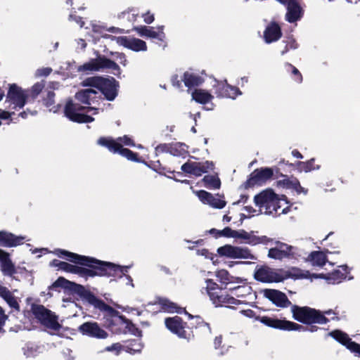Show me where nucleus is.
<instances>
[{
    "label": "nucleus",
    "mask_w": 360,
    "mask_h": 360,
    "mask_svg": "<svg viewBox=\"0 0 360 360\" xmlns=\"http://www.w3.org/2000/svg\"><path fill=\"white\" fill-rule=\"evenodd\" d=\"M54 253L74 264L80 265L82 277L87 279L95 276L122 278L124 276L132 281L130 276L127 275L129 266H120L109 262H104L92 257L78 255L63 249H56Z\"/></svg>",
    "instance_id": "nucleus-1"
},
{
    "label": "nucleus",
    "mask_w": 360,
    "mask_h": 360,
    "mask_svg": "<svg viewBox=\"0 0 360 360\" xmlns=\"http://www.w3.org/2000/svg\"><path fill=\"white\" fill-rule=\"evenodd\" d=\"M98 92L92 89H82L77 92L75 98L80 103H75L72 99H68L64 107V115L70 121L77 123H90L94 120L90 115L80 112L91 109V103L97 98Z\"/></svg>",
    "instance_id": "nucleus-2"
},
{
    "label": "nucleus",
    "mask_w": 360,
    "mask_h": 360,
    "mask_svg": "<svg viewBox=\"0 0 360 360\" xmlns=\"http://www.w3.org/2000/svg\"><path fill=\"white\" fill-rule=\"evenodd\" d=\"M254 202L259 208L261 212L266 214L279 216L281 214H287L290 207H286L281 210L280 199L272 189L268 188L257 194L254 198Z\"/></svg>",
    "instance_id": "nucleus-3"
},
{
    "label": "nucleus",
    "mask_w": 360,
    "mask_h": 360,
    "mask_svg": "<svg viewBox=\"0 0 360 360\" xmlns=\"http://www.w3.org/2000/svg\"><path fill=\"white\" fill-rule=\"evenodd\" d=\"M291 312L295 320L306 325L326 324L329 322V319L322 311L307 306L294 304L291 307Z\"/></svg>",
    "instance_id": "nucleus-4"
},
{
    "label": "nucleus",
    "mask_w": 360,
    "mask_h": 360,
    "mask_svg": "<svg viewBox=\"0 0 360 360\" xmlns=\"http://www.w3.org/2000/svg\"><path fill=\"white\" fill-rule=\"evenodd\" d=\"M206 290L210 300L216 307L233 308V305H239L243 303L240 300L219 290V285L212 279L205 281Z\"/></svg>",
    "instance_id": "nucleus-5"
},
{
    "label": "nucleus",
    "mask_w": 360,
    "mask_h": 360,
    "mask_svg": "<svg viewBox=\"0 0 360 360\" xmlns=\"http://www.w3.org/2000/svg\"><path fill=\"white\" fill-rule=\"evenodd\" d=\"M290 278H294L290 271L272 268L267 265L257 266L254 273V278L264 283H281Z\"/></svg>",
    "instance_id": "nucleus-6"
},
{
    "label": "nucleus",
    "mask_w": 360,
    "mask_h": 360,
    "mask_svg": "<svg viewBox=\"0 0 360 360\" xmlns=\"http://www.w3.org/2000/svg\"><path fill=\"white\" fill-rule=\"evenodd\" d=\"M85 296L84 302L93 307L94 309L101 312L103 317L107 320L109 326L115 325L117 320L120 321V317L123 315H120L118 311L96 297L91 291Z\"/></svg>",
    "instance_id": "nucleus-7"
},
{
    "label": "nucleus",
    "mask_w": 360,
    "mask_h": 360,
    "mask_svg": "<svg viewBox=\"0 0 360 360\" xmlns=\"http://www.w3.org/2000/svg\"><path fill=\"white\" fill-rule=\"evenodd\" d=\"M103 69H110L112 73L117 77L121 75L120 66L113 60L104 56H99L96 58L91 59L88 63L80 66L79 70L82 71H99Z\"/></svg>",
    "instance_id": "nucleus-8"
},
{
    "label": "nucleus",
    "mask_w": 360,
    "mask_h": 360,
    "mask_svg": "<svg viewBox=\"0 0 360 360\" xmlns=\"http://www.w3.org/2000/svg\"><path fill=\"white\" fill-rule=\"evenodd\" d=\"M166 328L173 334L176 335L179 338L190 340L195 337L193 330H186V328H190L188 323L183 321L182 318L179 316L173 317H167L165 319Z\"/></svg>",
    "instance_id": "nucleus-9"
},
{
    "label": "nucleus",
    "mask_w": 360,
    "mask_h": 360,
    "mask_svg": "<svg viewBox=\"0 0 360 360\" xmlns=\"http://www.w3.org/2000/svg\"><path fill=\"white\" fill-rule=\"evenodd\" d=\"M32 313L40 323L49 329L59 330L61 325L58 321V316L43 305H33Z\"/></svg>",
    "instance_id": "nucleus-10"
},
{
    "label": "nucleus",
    "mask_w": 360,
    "mask_h": 360,
    "mask_svg": "<svg viewBox=\"0 0 360 360\" xmlns=\"http://www.w3.org/2000/svg\"><path fill=\"white\" fill-rule=\"evenodd\" d=\"M274 176V170L271 167H261L255 169L243 183L245 189L255 186H262Z\"/></svg>",
    "instance_id": "nucleus-11"
},
{
    "label": "nucleus",
    "mask_w": 360,
    "mask_h": 360,
    "mask_svg": "<svg viewBox=\"0 0 360 360\" xmlns=\"http://www.w3.org/2000/svg\"><path fill=\"white\" fill-rule=\"evenodd\" d=\"M27 95L16 84H9L6 102L9 103L8 108L18 110L22 108L27 103Z\"/></svg>",
    "instance_id": "nucleus-12"
},
{
    "label": "nucleus",
    "mask_w": 360,
    "mask_h": 360,
    "mask_svg": "<svg viewBox=\"0 0 360 360\" xmlns=\"http://www.w3.org/2000/svg\"><path fill=\"white\" fill-rule=\"evenodd\" d=\"M256 319L268 327L281 330L291 331L303 328L302 325L285 319H279L275 316H257Z\"/></svg>",
    "instance_id": "nucleus-13"
},
{
    "label": "nucleus",
    "mask_w": 360,
    "mask_h": 360,
    "mask_svg": "<svg viewBox=\"0 0 360 360\" xmlns=\"http://www.w3.org/2000/svg\"><path fill=\"white\" fill-rule=\"evenodd\" d=\"M59 288L74 290L82 298V300L84 302L86 299L85 295L90 292V290L86 289L84 286L70 281L62 276L58 277V279L55 282H53L51 285L49 287V290L60 292Z\"/></svg>",
    "instance_id": "nucleus-14"
},
{
    "label": "nucleus",
    "mask_w": 360,
    "mask_h": 360,
    "mask_svg": "<svg viewBox=\"0 0 360 360\" xmlns=\"http://www.w3.org/2000/svg\"><path fill=\"white\" fill-rule=\"evenodd\" d=\"M217 252L221 257H225L231 259H252L255 258L248 248L233 246L231 245H225L224 246L219 247Z\"/></svg>",
    "instance_id": "nucleus-15"
},
{
    "label": "nucleus",
    "mask_w": 360,
    "mask_h": 360,
    "mask_svg": "<svg viewBox=\"0 0 360 360\" xmlns=\"http://www.w3.org/2000/svg\"><path fill=\"white\" fill-rule=\"evenodd\" d=\"M277 246L270 248L268 252V257L274 259L281 260L284 258L292 259L295 257L296 248L286 243L276 241Z\"/></svg>",
    "instance_id": "nucleus-16"
},
{
    "label": "nucleus",
    "mask_w": 360,
    "mask_h": 360,
    "mask_svg": "<svg viewBox=\"0 0 360 360\" xmlns=\"http://www.w3.org/2000/svg\"><path fill=\"white\" fill-rule=\"evenodd\" d=\"M329 335L354 353L355 356L360 357V344L352 341L347 333L337 329L330 332Z\"/></svg>",
    "instance_id": "nucleus-17"
},
{
    "label": "nucleus",
    "mask_w": 360,
    "mask_h": 360,
    "mask_svg": "<svg viewBox=\"0 0 360 360\" xmlns=\"http://www.w3.org/2000/svg\"><path fill=\"white\" fill-rule=\"evenodd\" d=\"M78 330L82 335L96 339H105L108 337V333L97 322H84L79 326Z\"/></svg>",
    "instance_id": "nucleus-18"
},
{
    "label": "nucleus",
    "mask_w": 360,
    "mask_h": 360,
    "mask_svg": "<svg viewBox=\"0 0 360 360\" xmlns=\"http://www.w3.org/2000/svg\"><path fill=\"white\" fill-rule=\"evenodd\" d=\"M188 319L191 320L190 322L189 330L195 329V335L198 336H208L212 333V328L210 323L205 322L204 319L200 316H193L188 312L186 314Z\"/></svg>",
    "instance_id": "nucleus-19"
},
{
    "label": "nucleus",
    "mask_w": 360,
    "mask_h": 360,
    "mask_svg": "<svg viewBox=\"0 0 360 360\" xmlns=\"http://www.w3.org/2000/svg\"><path fill=\"white\" fill-rule=\"evenodd\" d=\"M215 94L218 97L236 98L238 95L241 94L240 89L235 86L229 84L226 81L219 82L216 81L214 85Z\"/></svg>",
    "instance_id": "nucleus-20"
},
{
    "label": "nucleus",
    "mask_w": 360,
    "mask_h": 360,
    "mask_svg": "<svg viewBox=\"0 0 360 360\" xmlns=\"http://www.w3.org/2000/svg\"><path fill=\"white\" fill-rule=\"evenodd\" d=\"M263 295L276 307H286L291 304L287 295L278 290L264 289L263 290Z\"/></svg>",
    "instance_id": "nucleus-21"
},
{
    "label": "nucleus",
    "mask_w": 360,
    "mask_h": 360,
    "mask_svg": "<svg viewBox=\"0 0 360 360\" xmlns=\"http://www.w3.org/2000/svg\"><path fill=\"white\" fill-rule=\"evenodd\" d=\"M25 237L16 236L7 231H0V247L13 248L22 245Z\"/></svg>",
    "instance_id": "nucleus-22"
},
{
    "label": "nucleus",
    "mask_w": 360,
    "mask_h": 360,
    "mask_svg": "<svg viewBox=\"0 0 360 360\" xmlns=\"http://www.w3.org/2000/svg\"><path fill=\"white\" fill-rule=\"evenodd\" d=\"M118 82L113 77L104 78L99 91L105 98L110 101H113L117 96Z\"/></svg>",
    "instance_id": "nucleus-23"
},
{
    "label": "nucleus",
    "mask_w": 360,
    "mask_h": 360,
    "mask_svg": "<svg viewBox=\"0 0 360 360\" xmlns=\"http://www.w3.org/2000/svg\"><path fill=\"white\" fill-rule=\"evenodd\" d=\"M282 37V30L279 24L276 21H271L266 27L263 39L266 44H271L278 41Z\"/></svg>",
    "instance_id": "nucleus-24"
},
{
    "label": "nucleus",
    "mask_w": 360,
    "mask_h": 360,
    "mask_svg": "<svg viewBox=\"0 0 360 360\" xmlns=\"http://www.w3.org/2000/svg\"><path fill=\"white\" fill-rule=\"evenodd\" d=\"M117 42L125 48L131 49L134 51H146V43L139 39L133 38L130 39L126 36L117 37Z\"/></svg>",
    "instance_id": "nucleus-25"
},
{
    "label": "nucleus",
    "mask_w": 360,
    "mask_h": 360,
    "mask_svg": "<svg viewBox=\"0 0 360 360\" xmlns=\"http://www.w3.org/2000/svg\"><path fill=\"white\" fill-rule=\"evenodd\" d=\"M287 13L285 14V20L290 23H293L300 20L303 15V10L297 0H293L286 6Z\"/></svg>",
    "instance_id": "nucleus-26"
},
{
    "label": "nucleus",
    "mask_w": 360,
    "mask_h": 360,
    "mask_svg": "<svg viewBox=\"0 0 360 360\" xmlns=\"http://www.w3.org/2000/svg\"><path fill=\"white\" fill-rule=\"evenodd\" d=\"M156 302L164 311L177 314L184 313L186 315L188 314L185 308L179 307L176 303L172 302L168 298L158 297Z\"/></svg>",
    "instance_id": "nucleus-27"
},
{
    "label": "nucleus",
    "mask_w": 360,
    "mask_h": 360,
    "mask_svg": "<svg viewBox=\"0 0 360 360\" xmlns=\"http://www.w3.org/2000/svg\"><path fill=\"white\" fill-rule=\"evenodd\" d=\"M215 275L217 281L220 283V285H219L220 291L226 289L227 285L230 283H239L242 281L239 277L231 276L226 269L217 271Z\"/></svg>",
    "instance_id": "nucleus-28"
},
{
    "label": "nucleus",
    "mask_w": 360,
    "mask_h": 360,
    "mask_svg": "<svg viewBox=\"0 0 360 360\" xmlns=\"http://www.w3.org/2000/svg\"><path fill=\"white\" fill-rule=\"evenodd\" d=\"M1 270L4 275L13 276L16 273V269L10 258V254L2 250L0 252Z\"/></svg>",
    "instance_id": "nucleus-29"
},
{
    "label": "nucleus",
    "mask_w": 360,
    "mask_h": 360,
    "mask_svg": "<svg viewBox=\"0 0 360 360\" xmlns=\"http://www.w3.org/2000/svg\"><path fill=\"white\" fill-rule=\"evenodd\" d=\"M276 186L278 187H281L284 188L293 189L298 194L301 193H307V191L305 190L302 186L299 180L295 177L288 178L285 177L283 180H279L276 181Z\"/></svg>",
    "instance_id": "nucleus-30"
},
{
    "label": "nucleus",
    "mask_w": 360,
    "mask_h": 360,
    "mask_svg": "<svg viewBox=\"0 0 360 360\" xmlns=\"http://www.w3.org/2000/svg\"><path fill=\"white\" fill-rule=\"evenodd\" d=\"M97 144L106 148L112 153H119L122 146L121 143L117 141V138L115 139L111 136H101L97 140Z\"/></svg>",
    "instance_id": "nucleus-31"
},
{
    "label": "nucleus",
    "mask_w": 360,
    "mask_h": 360,
    "mask_svg": "<svg viewBox=\"0 0 360 360\" xmlns=\"http://www.w3.org/2000/svg\"><path fill=\"white\" fill-rule=\"evenodd\" d=\"M341 269L334 270L331 273L328 274L325 278L329 283H339L345 279L349 273V268L347 265L340 266Z\"/></svg>",
    "instance_id": "nucleus-32"
},
{
    "label": "nucleus",
    "mask_w": 360,
    "mask_h": 360,
    "mask_svg": "<svg viewBox=\"0 0 360 360\" xmlns=\"http://www.w3.org/2000/svg\"><path fill=\"white\" fill-rule=\"evenodd\" d=\"M183 82L187 88L191 89L200 86L204 82V79L195 73L186 71L183 75Z\"/></svg>",
    "instance_id": "nucleus-33"
},
{
    "label": "nucleus",
    "mask_w": 360,
    "mask_h": 360,
    "mask_svg": "<svg viewBox=\"0 0 360 360\" xmlns=\"http://www.w3.org/2000/svg\"><path fill=\"white\" fill-rule=\"evenodd\" d=\"M0 296L6 302L10 307L20 311V304L12 292L5 286L0 285Z\"/></svg>",
    "instance_id": "nucleus-34"
},
{
    "label": "nucleus",
    "mask_w": 360,
    "mask_h": 360,
    "mask_svg": "<svg viewBox=\"0 0 360 360\" xmlns=\"http://www.w3.org/2000/svg\"><path fill=\"white\" fill-rule=\"evenodd\" d=\"M140 36L146 37L152 39H162L161 37H164L165 34L162 31L158 32L154 30L153 27L139 26L134 28Z\"/></svg>",
    "instance_id": "nucleus-35"
},
{
    "label": "nucleus",
    "mask_w": 360,
    "mask_h": 360,
    "mask_svg": "<svg viewBox=\"0 0 360 360\" xmlns=\"http://www.w3.org/2000/svg\"><path fill=\"white\" fill-rule=\"evenodd\" d=\"M307 259L311 262L313 266H323L328 262L326 255L322 251H313L309 256Z\"/></svg>",
    "instance_id": "nucleus-36"
},
{
    "label": "nucleus",
    "mask_w": 360,
    "mask_h": 360,
    "mask_svg": "<svg viewBox=\"0 0 360 360\" xmlns=\"http://www.w3.org/2000/svg\"><path fill=\"white\" fill-rule=\"evenodd\" d=\"M295 166L299 172H309L314 169H319L320 166L315 165V159L311 158L306 162L297 161L295 164H290Z\"/></svg>",
    "instance_id": "nucleus-37"
},
{
    "label": "nucleus",
    "mask_w": 360,
    "mask_h": 360,
    "mask_svg": "<svg viewBox=\"0 0 360 360\" xmlns=\"http://www.w3.org/2000/svg\"><path fill=\"white\" fill-rule=\"evenodd\" d=\"M120 321L122 323L124 324L123 333H131L136 337L142 336V331L138 327H136V326L130 320L127 319L124 316L120 317Z\"/></svg>",
    "instance_id": "nucleus-38"
},
{
    "label": "nucleus",
    "mask_w": 360,
    "mask_h": 360,
    "mask_svg": "<svg viewBox=\"0 0 360 360\" xmlns=\"http://www.w3.org/2000/svg\"><path fill=\"white\" fill-rule=\"evenodd\" d=\"M192 98L197 103L200 104H206L211 101L214 98L208 91L204 89H195L192 93Z\"/></svg>",
    "instance_id": "nucleus-39"
},
{
    "label": "nucleus",
    "mask_w": 360,
    "mask_h": 360,
    "mask_svg": "<svg viewBox=\"0 0 360 360\" xmlns=\"http://www.w3.org/2000/svg\"><path fill=\"white\" fill-rule=\"evenodd\" d=\"M200 162H191L188 161L184 165H182L181 169L186 174L193 175L195 176H200L201 172H200Z\"/></svg>",
    "instance_id": "nucleus-40"
},
{
    "label": "nucleus",
    "mask_w": 360,
    "mask_h": 360,
    "mask_svg": "<svg viewBox=\"0 0 360 360\" xmlns=\"http://www.w3.org/2000/svg\"><path fill=\"white\" fill-rule=\"evenodd\" d=\"M143 347L140 339H133L125 342L123 350L131 354L140 352Z\"/></svg>",
    "instance_id": "nucleus-41"
},
{
    "label": "nucleus",
    "mask_w": 360,
    "mask_h": 360,
    "mask_svg": "<svg viewBox=\"0 0 360 360\" xmlns=\"http://www.w3.org/2000/svg\"><path fill=\"white\" fill-rule=\"evenodd\" d=\"M202 181L204 186L208 189H219L221 187V180L216 175H205Z\"/></svg>",
    "instance_id": "nucleus-42"
},
{
    "label": "nucleus",
    "mask_w": 360,
    "mask_h": 360,
    "mask_svg": "<svg viewBox=\"0 0 360 360\" xmlns=\"http://www.w3.org/2000/svg\"><path fill=\"white\" fill-rule=\"evenodd\" d=\"M60 264V268L59 269H61L65 272L71 273L74 274H77L82 277V266H79L78 264L74 265L71 264L70 263H68L66 262H63L59 263Z\"/></svg>",
    "instance_id": "nucleus-43"
},
{
    "label": "nucleus",
    "mask_w": 360,
    "mask_h": 360,
    "mask_svg": "<svg viewBox=\"0 0 360 360\" xmlns=\"http://www.w3.org/2000/svg\"><path fill=\"white\" fill-rule=\"evenodd\" d=\"M122 157L126 158L128 160L135 162H143V160L139 157V153H135L130 149L122 146L119 153Z\"/></svg>",
    "instance_id": "nucleus-44"
},
{
    "label": "nucleus",
    "mask_w": 360,
    "mask_h": 360,
    "mask_svg": "<svg viewBox=\"0 0 360 360\" xmlns=\"http://www.w3.org/2000/svg\"><path fill=\"white\" fill-rule=\"evenodd\" d=\"M229 290L231 292H235L234 295L237 297H244L246 295H251L252 291V287L248 285H238L231 288Z\"/></svg>",
    "instance_id": "nucleus-45"
},
{
    "label": "nucleus",
    "mask_w": 360,
    "mask_h": 360,
    "mask_svg": "<svg viewBox=\"0 0 360 360\" xmlns=\"http://www.w3.org/2000/svg\"><path fill=\"white\" fill-rule=\"evenodd\" d=\"M143 163L145 164L147 167H148L151 169L154 170L155 172H156L160 174L165 173V172H167L171 174L174 173V171L167 170L165 167H163L160 160H156V161L151 160L149 162H146L145 160H143Z\"/></svg>",
    "instance_id": "nucleus-46"
},
{
    "label": "nucleus",
    "mask_w": 360,
    "mask_h": 360,
    "mask_svg": "<svg viewBox=\"0 0 360 360\" xmlns=\"http://www.w3.org/2000/svg\"><path fill=\"white\" fill-rule=\"evenodd\" d=\"M186 145L180 142L170 143H169V153L174 156H181L184 155L186 150L184 147Z\"/></svg>",
    "instance_id": "nucleus-47"
},
{
    "label": "nucleus",
    "mask_w": 360,
    "mask_h": 360,
    "mask_svg": "<svg viewBox=\"0 0 360 360\" xmlns=\"http://www.w3.org/2000/svg\"><path fill=\"white\" fill-rule=\"evenodd\" d=\"M233 230L230 227H225L223 230H217L216 229H211L209 233L216 238L220 237L232 238Z\"/></svg>",
    "instance_id": "nucleus-48"
},
{
    "label": "nucleus",
    "mask_w": 360,
    "mask_h": 360,
    "mask_svg": "<svg viewBox=\"0 0 360 360\" xmlns=\"http://www.w3.org/2000/svg\"><path fill=\"white\" fill-rule=\"evenodd\" d=\"M103 79L101 77H88L82 82V85L83 86L95 87L99 90Z\"/></svg>",
    "instance_id": "nucleus-49"
},
{
    "label": "nucleus",
    "mask_w": 360,
    "mask_h": 360,
    "mask_svg": "<svg viewBox=\"0 0 360 360\" xmlns=\"http://www.w3.org/2000/svg\"><path fill=\"white\" fill-rule=\"evenodd\" d=\"M285 46L283 50L281 51V55H284L291 49H296L298 47V44L292 35L288 36L285 39L283 40Z\"/></svg>",
    "instance_id": "nucleus-50"
},
{
    "label": "nucleus",
    "mask_w": 360,
    "mask_h": 360,
    "mask_svg": "<svg viewBox=\"0 0 360 360\" xmlns=\"http://www.w3.org/2000/svg\"><path fill=\"white\" fill-rule=\"evenodd\" d=\"M199 200L206 205H210L211 200H213V195L205 190L193 191Z\"/></svg>",
    "instance_id": "nucleus-51"
},
{
    "label": "nucleus",
    "mask_w": 360,
    "mask_h": 360,
    "mask_svg": "<svg viewBox=\"0 0 360 360\" xmlns=\"http://www.w3.org/2000/svg\"><path fill=\"white\" fill-rule=\"evenodd\" d=\"M285 66L288 68V71L290 72L293 79L297 83H302L303 80L302 75L299 70L293 65L286 63Z\"/></svg>",
    "instance_id": "nucleus-52"
},
{
    "label": "nucleus",
    "mask_w": 360,
    "mask_h": 360,
    "mask_svg": "<svg viewBox=\"0 0 360 360\" xmlns=\"http://www.w3.org/2000/svg\"><path fill=\"white\" fill-rule=\"evenodd\" d=\"M200 172L201 175L205 173H207L209 171H212L214 169V165L212 161L200 162Z\"/></svg>",
    "instance_id": "nucleus-53"
},
{
    "label": "nucleus",
    "mask_w": 360,
    "mask_h": 360,
    "mask_svg": "<svg viewBox=\"0 0 360 360\" xmlns=\"http://www.w3.org/2000/svg\"><path fill=\"white\" fill-rule=\"evenodd\" d=\"M226 202L224 200L216 198L213 195V200H211L209 205L216 209H222L226 206Z\"/></svg>",
    "instance_id": "nucleus-54"
},
{
    "label": "nucleus",
    "mask_w": 360,
    "mask_h": 360,
    "mask_svg": "<svg viewBox=\"0 0 360 360\" xmlns=\"http://www.w3.org/2000/svg\"><path fill=\"white\" fill-rule=\"evenodd\" d=\"M117 141L120 143H121V145L122 146H132L133 147L135 146L134 141L127 135H124L123 136L118 137Z\"/></svg>",
    "instance_id": "nucleus-55"
},
{
    "label": "nucleus",
    "mask_w": 360,
    "mask_h": 360,
    "mask_svg": "<svg viewBox=\"0 0 360 360\" xmlns=\"http://www.w3.org/2000/svg\"><path fill=\"white\" fill-rule=\"evenodd\" d=\"M155 155L164 153H169V143H160L155 148Z\"/></svg>",
    "instance_id": "nucleus-56"
},
{
    "label": "nucleus",
    "mask_w": 360,
    "mask_h": 360,
    "mask_svg": "<svg viewBox=\"0 0 360 360\" xmlns=\"http://www.w3.org/2000/svg\"><path fill=\"white\" fill-rule=\"evenodd\" d=\"M250 234V233L247 232L243 229L239 231L233 230L232 238H242L248 241V240L249 239Z\"/></svg>",
    "instance_id": "nucleus-57"
},
{
    "label": "nucleus",
    "mask_w": 360,
    "mask_h": 360,
    "mask_svg": "<svg viewBox=\"0 0 360 360\" xmlns=\"http://www.w3.org/2000/svg\"><path fill=\"white\" fill-rule=\"evenodd\" d=\"M44 88V84L41 82H37L32 86V96L33 97L37 96Z\"/></svg>",
    "instance_id": "nucleus-58"
},
{
    "label": "nucleus",
    "mask_w": 360,
    "mask_h": 360,
    "mask_svg": "<svg viewBox=\"0 0 360 360\" xmlns=\"http://www.w3.org/2000/svg\"><path fill=\"white\" fill-rule=\"evenodd\" d=\"M55 93L53 91L47 92L46 97L44 98V101L47 107L51 106L54 104Z\"/></svg>",
    "instance_id": "nucleus-59"
},
{
    "label": "nucleus",
    "mask_w": 360,
    "mask_h": 360,
    "mask_svg": "<svg viewBox=\"0 0 360 360\" xmlns=\"http://www.w3.org/2000/svg\"><path fill=\"white\" fill-rule=\"evenodd\" d=\"M132 11H134V8H129L128 10L124 11L120 13V14H118V18H120V19L124 18L125 15H128L127 18L129 20L135 21L136 20V17L138 16V14L132 13L131 18H130L129 14Z\"/></svg>",
    "instance_id": "nucleus-60"
},
{
    "label": "nucleus",
    "mask_w": 360,
    "mask_h": 360,
    "mask_svg": "<svg viewBox=\"0 0 360 360\" xmlns=\"http://www.w3.org/2000/svg\"><path fill=\"white\" fill-rule=\"evenodd\" d=\"M182 82H183V77L179 78L178 75H176V74L173 75L172 76L171 82L174 86H175L178 89H181L182 87V84H181Z\"/></svg>",
    "instance_id": "nucleus-61"
},
{
    "label": "nucleus",
    "mask_w": 360,
    "mask_h": 360,
    "mask_svg": "<svg viewBox=\"0 0 360 360\" xmlns=\"http://www.w3.org/2000/svg\"><path fill=\"white\" fill-rule=\"evenodd\" d=\"M124 345H122L120 343L117 342L114 343L110 346H108L105 348L106 351L112 352L115 351L116 354H118L121 350H123Z\"/></svg>",
    "instance_id": "nucleus-62"
},
{
    "label": "nucleus",
    "mask_w": 360,
    "mask_h": 360,
    "mask_svg": "<svg viewBox=\"0 0 360 360\" xmlns=\"http://www.w3.org/2000/svg\"><path fill=\"white\" fill-rule=\"evenodd\" d=\"M142 17L143 18V21L146 23V24H150L152 23L154 20H155V17H154V15L153 13H151L150 11H148L146 12V13L143 14L142 15Z\"/></svg>",
    "instance_id": "nucleus-63"
},
{
    "label": "nucleus",
    "mask_w": 360,
    "mask_h": 360,
    "mask_svg": "<svg viewBox=\"0 0 360 360\" xmlns=\"http://www.w3.org/2000/svg\"><path fill=\"white\" fill-rule=\"evenodd\" d=\"M69 20H73L75 22H77L81 27H82L84 25V21L83 20L82 18L74 14H70L69 15Z\"/></svg>",
    "instance_id": "nucleus-64"
}]
</instances>
